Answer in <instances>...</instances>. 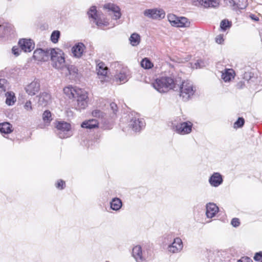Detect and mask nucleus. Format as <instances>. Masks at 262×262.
<instances>
[{
	"label": "nucleus",
	"mask_w": 262,
	"mask_h": 262,
	"mask_svg": "<svg viewBox=\"0 0 262 262\" xmlns=\"http://www.w3.org/2000/svg\"><path fill=\"white\" fill-rule=\"evenodd\" d=\"M177 83L178 80L173 76H163L157 78L152 85L159 93H164L173 89Z\"/></svg>",
	"instance_id": "1"
},
{
	"label": "nucleus",
	"mask_w": 262,
	"mask_h": 262,
	"mask_svg": "<svg viewBox=\"0 0 262 262\" xmlns=\"http://www.w3.org/2000/svg\"><path fill=\"white\" fill-rule=\"evenodd\" d=\"M196 91V88L192 81L187 80L183 81L180 86L179 96L183 101H187L192 98Z\"/></svg>",
	"instance_id": "2"
},
{
	"label": "nucleus",
	"mask_w": 262,
	"mask_h": 262,
	"mask_svg": "<svg viewBox=\"0 0 262 262\" xmlns=\"http://www.w3.org/2000/svg\"><path fill=\"white\" fill-rule=\"evenodd\" d=\"M132 254L136 262H145L151 255L150 250L145 245H136L133 248Z\"/></svg>",
	"instance_id": "3"
},
{
	"label": "nucleus",
	"mask_w": 262,
	"mask_h": 262,
	"mask_svg": "<svg viewBox=\"0 0 262 262\" xmlns=\"http://www.w3.org/2000/svg\"><path fill=\"white\" fill-rule=\"evenodd\" d=\"M50 54L51 64L52 66L63 72L65 67L67 64L63 56L64 53L61 51L56 52L55 49H51V52L50 53Z\"/></svg>",
	"instance_id": "4"
},
{
	"label": "nucleus",
	"mask_w": 262,
	"mask_h": 262,
	"mask_svg": "<svg viewBox=\"0 0 262 262\" xmlns=\"http://www.w3.org/2000/svg\"><path fill=\"white\" fill-rule=\"evenodd\" d=\"M58 136L61 139L67 138L72 135L71 131V124L69 123L60 121L56 124Z\"/></svg>",
	"instance_id": "5"
},
{
	"label": "nucleus",
	"mask_w": 262,
	"mask_h": 262,
	"mask_svg": "<svg viewBox=\"0 0 262 262\" xmlns=\"http://www.w3.org/2000/svg\"><path fill=\"white\" fill-rule=\"evenodd\" d=\"M133 116V114H132ZM129 117V121L128 122V126L132 128L133 130L136 132H139L142 130L145 125V121L143 119L139 118L138 115L136 114L134 117Z\"/></svg>",
	"instance_id": "6"
},
{
	"label": "nucleus",
	"mask_w": 262,
	"mask_h": 262,
	"mask_svg": "<svg viewBox=\"0 0 262 262\" xmlns=\"http://www.w3.org/2000/svg\"><path fill=\"white\" fill-rule=\"evenodd\" d=\"M130 77V72L126 67H123L116 71L114 76V81L118 84L124 83L127 82Z\"/></svg>",
	"instance_id": "7"
},
{
	"label": "nucleus",
	"mask_w": 262,
	"mask_h": 262,
	"mask_svg": "<svg viewBox=\"0 0 262 262\" xmlns=\"http://www.w3.org/2000/svg\"><path fill=\"white\" fill-rule=\"evenodd\" d=\"M193 124L190 121L183 122L173 126V130L177 134L185 135L192 132Z\"/></svg>",
	"instance_id": "8"
},
{
	"label": "nucleus",
	"mask_w": 262,
	"mask_h": 262,
	"mask_svg": "<svg viewBox=\"0 0 262 262\" xmlns=\"http://www.w3.org/2000/svg\"><path fill=\"white\" fill-rule=\"evenodd\" d=\"M143 14L145 16L153 19H161L164 18L165 16V11L160 8H153L146 9Z\"/></svg>",
	"instance_id": "9"
},
{
	"label": "nucleus",
	"mask_w": 262,
	"mask_h": 262,
	"mask_svg": "<svg viewBox=\"0 0 262 262\" xmlns=\"http://www.w3.org/2000/svg\"><path fill=\"white\" fill-rule=\"evenodd\" d=\"M51 52V49H47L46 50L42 49H36L33 53V58L39 61H47L50 57V53Z\"/></svg>",
	"instance_id": "10"
},
{
	"label": "nucleus",
	"mask_w": 262,
	"mask_h": 262,
	"mask_svg": "<svg viewBox=\"0 0 262 262\" xmlns=\"http://www.w3.org/2000/svg\"><path fill=\"white\" fill-rule=\"evenodd\" d=\"M40 89V81L35 79L25 87L26 93L30 96H34L38 93Z\"/></svg>",
	"instance_id": "11"
},
{
	"label": "nucleus",
	"mask_w": 262,
	"mask_h": 262,
	"mask_svg": "<svg viewBox=\"0 0 262 262\" xmlns=\"http://www.w3.org/2000/svg\"><path fill=\"white\" fill-rule=\"evenodd\" d=\"M183 245L182 239L180 237H176L173 242L168 246V251L172 253L180 252L183 249Z\"/></svg>",
	"instance_id": "12"
},
{
	"label": "nucleus",
	"mask_w": 262,
	"mask_h": 262,
	"mask_svg": "<svg viewBox=\"0 0 262 262\" xmlns=\"http://www.w3.org/2000/svg\"><path fill=\"white\" fill-rule=\"evenodd\" d=\"M104 8L108 10L110 12L109 14L112 15L113 14V19L117 20L121 17V14L120 12V8L114 4L108 3L105 4L104 6Z\"/></svg>",
	"instance_id": "13"
},
{
	"label": "nucleus",
	"mask_w": 262,
	"mask_h": 262,
	"mask_svg": "<svg viewBox=\"0 0 262 262\" xmlns=\"http://www.w3.org/2000/svg\"><path fill=\"white\" fill-rule=\"evenodd\" d=\"M18 45L25 52H30L34 48V43L30 39H20L18 41Z\"/></svg>",
	"instance_id": "14"
},
{
	"label": "nucleus",
	"mask_w": 262,
	"mask_h": 262,
	"mask_svg": "<svg viewBox=\"0 0 262 262\" xmlns=\"http://www.w3.org/2000/svg\"><path fill=\"white\" fill-rule=\"evenodd\" d=\"M210 185L214 187H217L223 182L222 175L219 172H213L208 180Z\"/></svg>",
	"instance_id": "15"
},
{
	"label": "nucleus",
	"mask_w": 262,
	"mask_h": 262,
	"mask_svg": "<svg viewBox=\"0 0 262 262\" xmlns=\"http://www.w3.org/2000/svg\"><path fill=\"white\" fill-rule=\"evenodd\" d=\"M13 32L11 25L8 23L0 24V38H4L10 35Z\"/></svg>",
	"instance_id": "16"
},
{
	"label": "nucleus",
	"mask_w": 262,
	"mask_h": 262,
	"mask_svg": "<svg viewBox=\"0 0 262 262\" xmlns=\"http://www.w3.org/2000/svg\"><path fill=\"white\" fill-rule=\"evenodd\" d=\"M85 48V47L83 43L78 42L76 43L72 48V52L73 56L77 58L81 57Z\"/></svg>",
	"instance_id": "17"
},
{
	"label": "nucleus",
	"mask_w": 262,
	"mask_h": 262,
	"mask_svg": "<svg viewBox=\"0 0 262 262\" xmlns=\"http://www.w3.org/2000/svg\"><path fill=\"white\" fill-rule=\"evenodd\" d=\"M218 211L219 208L215 204L209 203L206 205V214L207 217H214Z\"/></svg>",
	"instance_id": "18"
},
{
	"label": "nucleus",
	"mask_w": 262,
	"mask_h": 262,
	"mask_svg": "<svg viewBox=\"0 0 262 262\" xmlns=\"http://www.w3.org/2000/svg\"><path fill=\"white\" fill-rule=\"evenodd\" d=\"M96 70L99 78L103 79L106 77L107 73L108 68L105 66L103 62H100L97 65Z\"/></svg>",
	"instance_id": "19"
},
{
	"label": "nucleus",
	"mask_w": 262,
	"mask_h": 262,
	"mask_svg": "<svg viewBox=\"0 0 262 262\" xmlns=\"http://www.w3.org/2000/svg\"><path fill=\"white\" fill-rule=\"evenodd\" d=\"M190 21L185 17H178L175 21L173 27H188L190 26Z\"/></svg>",
	"instance_id": "20"
},
{
	"label": "nucleus",
	"mask_w": 262,
	"mask_h": 262,
	"mask_svg": "<svg viewBox=\"0 0 262 262\" xmlns=\"http://www.w3.org/2000/svg\"><path fill=\"white\" fill-rule=\"evenodd\" d=\"M98 122L96 119H90L82 123L81 126L82 128L92 129L98 127Z\"/></svg>",
	"instance_id": "21"
},
{
	"label": "nucleus",
	"mask_w": 262,
	"mask_h": 262,
	"mask_svg": "<svg viewBox=\"0 0 262 262\" xmlns=\"http://www.w3.org/2000/svg\"><path fill=\"white\" fill-rule=\"evenodd\" d=\"M122 206V202L118 198H113L110 202L111 208L114 211L119 210Z\"/></svg>",
	"instance_id": "22"
},
{
	"label": "nucleus",
	"mask_w": 262,
	"mask_h": 262,
	"mask_svg": "<svg viewBox=\"0 0 262 262\" xmlns=\"http://www.w3.org/2000/svg\"><path fill=\"white\" fill-rule=\"evenodd\" d=\"M50 99V95L47 92H43L39 96L38 103L42 106H46L47 105Z\"/></svg>",
	"instance_id": "23"
},
{
	"label": "nucleus",
	"mask_w": 262,
	"mask_h": 262,
	"mask_svg": "<svg viewBox=\"0 0 262 262\" xmlns=\"http://www.w3.org/2000/svg\"><path fill=\"white\" fill-rule=\"evenodd\" d=\"M234 72L232 69H225V72L222 73V78L225 82H228L234 78Z\"/></svg>",
	"instance_id": "24"
},
{
	"label": "nucleus",
	"mask_w": 262,
	"mask_h": 262,
	"mask_svg": "<svg viewBox=\"0 0 262 262\" xmlns=\"http://www.w3.org/2000/svg\"><path fill=\"white\" fill-rule=\"evenodd\" d=\"M200 4L205 8L216 7L219 5V3L216 0H198Z\"/></svg>",
	"instance_id": "25"
},
{
	"label": "nucleus",
	"mask_w": 262,
	"mask_h": 262,
	"mask_svg": "<svg viewBox=\"0 0 262 262\" xmlns=\"http://www.w3.org/2000/svg\"><path fill=\"white\" fill-rule=\"evenodd\" d=\"M63 72H65L66 75H70L76 76L78 73L77 68L73 65L66 64Z\"/></svg>",
	"instance_id": "26"
},
{
	"label": "nucleus",
	"mask_w": 262,
	"mask_h": 262,
	"mask_svg": "<svg viewBox=\"0 0 262 262\" xmlns=\"http://www.w3.org/2000/svg\"><path fill=\"white\" fill-rule=\"evenodd\" d=\"M6 103L9 105H13L16 102V97L15 94L13 92H8L5 94Z\"/></svg>",
	"instance_id": "27"
},
{
	"label": "nucleus",
	"mask_w": 262,
	"mask_h": 262,
	"mask_svg": "<svg viewBox=\"0 0 262 262\" xmlns=\"http://www.w3.org/2000/svg\"><path fill=\"white\" fill-rule=\"evenodd\" d=\"M12 125L9 122L0 123V132L2 134H8L12 132Z\"/></svg>",
	"instance_id": "28"
},
{
	"label": "nucleus",
	"mask_w": 262,
	"mask_h": 262,
	"mask_svg": "<svg viewBox=\"0 0 262 262\" xmlns=\"http://www.w3.org/2000/svg\"><path fill=\"white\" fill-rule=\"evenodd\" d=\"M208 262H221L222 259L219 252H209L208 253Z\"/></svg>",
	"instance_id": "29"
},
{
	"label": "nucleus",
	"mask_w": 262,
	"mask_h": 262,
	"mask_svg": "<svg viewBox=\"0 0 262 262\" xmlns=\"http://www.w3.org/2000/svg\"><path fill=\"white\" fill-rule=\"evenodd\" d=\"M77 89L69 86L64 88L63 92L69 98H73L76 97Z\"/></svg>",
	"instance_id": "30"
},
{
	"label": "nucleus",
	"mask_w": 262,
	"mask_h": 262,
	"mask_svg": "<svg viewBox=\"0 0 262 262\" xmlns=\"http://www.w3.org/2000/svg\"><path fill=\"white\" fill-rule=\"evenodd\" d=\"M129 40L130 44L133 46H137L140 42L141 37L140 35L138 33H134L130 35Z\"/></svg>",
	"instance_id": "31"
},
{
	"label": "nucleus",
	"mask_w": 262,
	"mask_h": 262,
	"mask_svg": "<svg viewBox=\"0 0 262 262\" xmlns=\"http://www.w3.org/2000/svg\"><path fill=\"white\" fill-rule=\"evenodd\" d=\"M77 98V101H81L83 100H86L88 99V96L87 93L81 89H78L77 90V93L76 95V97Z\"/></svg>",
	"instance_id": "32"
},
{
	"label": "nucleus",
	"mask_w": 262,
	"mask_h": 262,
	"mask_svg": "<svg viewBox=\"0 0 262 262\" xmlns=\"http://www.w3.org/2000/svg\"><path fill=\"white\" fill-rule=\"evenodd\" d=\"M141 66L145 69H149L153 67L154 64L148 58H144L141 62Z\"/></svg>",
	"instance_id": "33"
},
{
	"label": "nucleus",
	"mask_w": 262,
	"mask_h": 262,
	"mask_svg": "<svg viewBox=\"0 0 262 262\" xmlns=\"http://www.w3.org/2000/svg\"><path fill=\"white\" fill-rule=\"evenodd\" d=\"M228 2L229 5L234 8L243 9H245L247 6L246 2L241 5L239 3H236L234 0H228Z\"/></svg>",
	"instance_id": "34"
},
{
	"label": "nucleus",
	"mask_w": 262,
	"mask_h": 262,
	"mask_svg": "<svg viewBox=\"0 0 262 262\" xmlns=\"http://www.w3.org/2000/svg\"><path fill=\"white\" fill-rule=\"evenodd\" d=\"M231 26V22L227 19H224L221 21L220 24V28L222 31H226L228 28H230Z\"/></svg>",
	"instance_id": "35"
},
{
	"label": "nucleus",
	"mask_w": 262,
	"mask_h": 262,
	"mask_svg": "<svg viewBox=\"0 0 262 262\" xmlns=\"http://www.w3.org/2000/svg\"><path fill=\"white\" fill-rule=\"evenodd\" d=\"M60 31L58 30L53 31L51 35V40L52 42L54 43H57L60 37Z\"/></svg>",
	"instance_id": "36"
},
{
	"label": "nucleus",
	"mask_w": 262,
	"mask_h": 262,
	"mask_svg": "<svg viewBox=\"0 0 262 262\" xmlns=\"http://www.w3.org/2000/svg\"><path fill=\"white\" fill-rule=\"evenodd\" d=\"M42 119L46 123H49L52 120L51 113L49 111H46L42 114Z\"/></svg>",
	"instance_id": "37"
},
{
	"label": "nucleus",
	"mask_w": 262,
	"mask_h": 262,
	"mask_svg": "<svg viewBox=\"0 0 262 262\" xmlns=\"http://www.w3.org/2000/svg\"><path fill=\"white\" fill-rule=\"evenodd\" d=\"M88 13L89 17H91L94 20L96 19V18L98 17L96 7H95V6L91 7Z\"/></svg>",
	"instance_id": "38"
},
{
	"label": "nucleus",
	"mask_w": 262,
	"mask_h": 262,
	"mask_svg": "<svg viewBox=\"0 0 262 262\" xmlns=\"http://www.w3.org/2000/svg\"><path fill=\"white\" fill-rule=\"evenodd\" d=\"M77 109L81 110L85 108L88 106V99L77 101Z\"/></svg>",
	"instance_id": "39"
},
{
	"label": "nucleus",
	"mask_w": 262,
	"mask_h": 262,
	"mask_svg": "<svg viewBox=\"0 0 262 262\" xmlns=\"http://www.w3.org/2000/svg\"><path fill=\"white\" fill-rule=\"evenodd\" d=\"M7 87V80L5 79H0V94L6 91Z\"/></svg>",
	"instance_id": "40"
},
{
	"label": "nucleus",
	"mask_w": 262,
	"mask_h": 262,
	"mask_svg": "<svg viewBox=\"0 0 262 262\" xmlns=\"http://www.w3.org/2000/svg\"><path fill=\"white\" fill-rule=\"evenodd\" d=\"M245 123V120L242 117H239L234 123V128H241L243 126Z\"/></svg>",
	"instance_id": "41"
},
{
	"label": "nucleus",
	"mask_w": 262,
	"mask_h": 262,
	"mask_svg": "<svg viewBox=\"0 0 262 262\" xmlns=\"http://www.w3.org/2000/svg\"><path fill=\"white\" fill-rule=\"evenodd\" d=\"M92 115L94 117L102 118L105 114L99 110H95L92 112Z\"/></svg>",
	"instance_id": "42"
},
{
	"label": "nucleus",
	"mask_w": 262,
	"mask_h": 262,
	"mask_svg": "<svg viewBox=\"0 0 262 262\" xmlns=\"http://www.w3.org/2000/svg\"><path fill=\"white\" fill-rule=\"evenodd\" d=\"M94 21L96 25L101 29H103V27L107 26L106 22H103L101 20L98 19V17H97L96 19H94Z\"/></svg>",
	"instance_id": "43"
},
{
	"label": "nucleus",
	"mask_w": 262,
	"mask_h": 262,
	"mask_svg": "<svg viewBox=\"0 0 262 262\" xmlns=\"http://www.w3.org/2000/svg\"><path fill=\"white\" fill-rule=\"evenodd\" d=\"M178 16L173 14H169L167 15L168 20L172 26L174 25L175 21H176Z\"/></svg>",
	"instance_id": "44"
},
{
	"label": "nucleus",
	"mask_w": 262,
	"mask_h": 262,
	"mask_svg": "<svg viewBox=\"0 0 262 262\" xmlns=\"http://www.w3.org/2000/svg\"><path fill=\"white\" fill-rule=\"evenodd\" d=\"M113 124L109 122H104L101 128L104 130H110L113 128Z\"/></svg>",
	"instance_id": "45"
},
{
	"label": "nucleus",
	"mask_w": 262,
	"mask_h": 262,
	"mask_svg": "<svg viewBox=\"0 0 262 262\" xmlns=\"http://www.w3.org/2000/svg\"><path fill=\"white\" fill-rule=\"evenodd\" d=\"M19 48V46H14L12 49V53L16 56H18L22 51Z\"/></svg>",
	"instance_id": "46"
},
{
	"label": "nucleus",
	"mask_w": 262,
	"mask_h": 262,
	"mask_svg": "<svg viewBox=\"0 0 262 262\" xmlns=\"http://www.w3.org/2000/svg\"><path fill=\"white\" fill-rule=\"evenodd\" d=\"M204 62L202 60H198L193 66V68H201L204 66Z\"/></svg>",
	"instance_id": "47"
},
{
	"label": "nucleus",
	"mask_w": 262,
	"mask_h": 262,
	"mask_svg": "<svg viewBox=\"0 0 262 262\" xmlns=\"http://www.w3.org/2000/svg\"><path fill=\"white\" fill-rule=\"evenodd\" d=\"M65 186V182L61 180H58L56 183V187L57 188L59 189H63L64 188Z\"/></svg>",
	"instance_id": "48"
},
{
	"label": "nucleus",
	"mask_w": 262,
	"mask_h": 262,
	"mask_svg": "<svg viewBox=\"0 0 262 262\" xmlns=\"http://www.w3.org/2000/svg\"><path fill=\"white\" fill-rule=\"evenodd\" d=\"M231 224L234 227H237L240 225V221L238 218H233L231 222Z\"/></svg>",
	"instance_id": "49"
},
{
	"label": "nucleus",
	"mask_w": 262,
	"mask_h": 262,
	"mask_svg": "<svg viewBox=\"0 0 262 262\" xmlns=\"http://www.w3.org/2000/svg\"><path fill=\"white\" fill-rule=\"evenodd\" d=\"M254 259L256 261H259L262 259V251L256 253L254 256Z\"/></svg>",
	"instance_id": "50"
},
{
	"label": "nucleus",
	"mask_w": 262,
	"mask_h": 262,
	"mask_svg": "<svg viewBox=\"0 0 262 262\" xmlns=\"http://www.w3.org/2000/svg\"><path fill=\"white\" fill-rule=\"evenodd\" d=\"M110 107L112 110L113 113L116 114L118 111V107L117 104L114 102H112L110 103Z\"/></svg>",
	"instance_id": "51"
},
{
	"label": "nucleus",
	"mask_w": 262,
	"mask_h": 262,
	"mask_svg": "<svg viewBox=\"0 0 262 262\" xmlns=\"http://www.w3.org/2000/svg\"><path fill=\"white\" fill-rule=\"evenodd\" d=\"M237 262H253L252 260L247 256L242 257L240 259L238 260Z\"/></svg>",
	"instance_id": "52"
},
{
	"label": "nucleus",
	"mask_w": 262,
	"mask_h": 262,
	"mask_svg": "<svg viewBox=\"0 0 262 262\" xmlns=\"http://www.w3.org/2000/svg\"><path fill=\"white\" fill-rule=\"evenodd\" d=\"M24 107L27 111H31L32 110L31 102L30 101H27Z\"/></svg>",
	"instance_id": "53"
},
{
	"label": "nucleus",
	"mask_w": 262,
	"mask_h": 262,
	"mask_svg": "<svg viewBox=\"0 0 262 262\" xmlns=\"http://www.w3.org/2000/svg\"><path fill=\"white\" fill-rule=\"evenodd\" d=\"M215 40L217 43L221 44L223 42L224 39L222 36L218 35L216 36Z\"/></svg>",
	"instance_id": "54"
},
{
	"label": "nucleus",
	"mask_w": 262,
	"mask_h": 262,
	"mask_svg": "<svg viewBox=\"0 0 262 262\" xmlns=\"http://www.w3.org/2000/svg\"><path fill=\"white\" fill-rule=\"evenodd\" d=\"M249 17L255 21H257L259 20L258 17L253 14H250L249 15Z\"/></svg>",
	"instance_id": "55"
},
{
	"label": "nucleus",
	"mask_w": 262,
	"mask_h": 262,
	"mask_svg": "<svg viewBox=\"0 0 262 262\" xmlns=\"http://www.w3.org/2000/svg\"><path fill=\"white\" fill-rule=\"evenodd\" d=\"M251 78V73H245L244 76V79H246L247 81H249Z\"/></svg>",
	"instance_id": "56"
},
{
	"label": "nucleus",
	"mask_w": 262,
	"mask_h": 262,
	"mask_svg": "<svg viewBox=\"0 0 262 262\" xmlns=\"http://www.w3.org/2000/svg\"><path fill=\"white\" fill-rule=\"evenodd\" d=\"M105 262H109V261H105Z\"/></svg>",
	"instance_id": "57"
}]
</instances>
